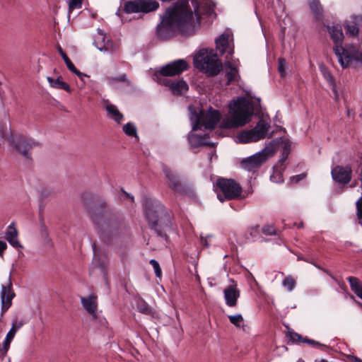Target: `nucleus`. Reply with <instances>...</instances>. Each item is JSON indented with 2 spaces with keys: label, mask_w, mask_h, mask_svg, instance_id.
Here are the masks:
<instances>
[{
  "label": "nucleus",
  "mask_w": 362,
  "mask_h": 362,
  "mask_svg": "<svg viewBox=\"0 0 362 362\" xmlns=\"http://www.w3.org/2000/svg\"><path fill=\"white\" fill-rule=\"evenodd\" d=\"M25 323H26V322L23 320H15L12 322V326H11V329L14 330V332L16 333L18 329H20Z\"/></svg>",
  "instance_id": "42"
},
{
  "label": "nucleus",
  "mask_w": 362,
  "mask_h": 362,
  "mask_svg": "<svg viewBox=\"0 0 362 362\" xmlns=\"http://www.w3.org/2000/svg\"><path fill=\"white\" fill-rule=\"evenodd\" d=\"M325 78H327V80L332 85H334V78L332 77V76L329 74V73H327L326 75H325Z\"/></svg>",
  "instance_id": "54"
},
{
  "label": "nucleus",
  "mask_w": 362,
  "mask_h": 362,
  "mask_svg": "<svg viewBox=\"0 0 362 362\" xmlns=\"http://www.w3.org/2000/svg\"><path fill=\"white\" fill-rule=\"evenodd\" d=\"M93 44L95 45V46L100 51V52H105L108 49L107 47L106 46V45L104 43L103 45H98V42H94Z\"/></svg>",
  "instance_id": "52"
},
{
  "label": "nucleus",
  "mask_w": 362,
  "mask_h": 362,
  "mask_svg": "<svg viewBox=\"0 0 362 362\" xmlns=\"http://www.w3.org/2000/svg\"><path fill=\"white\" fill-rule=\"evenodd\" d=\"M144 211L146 221L156 235L166 241L167 235L173 229V214L160 202L150 198L144 201Z\"/></svg>",
  "instance_id": "3"
},
{
  "label": "nucleus",
  "mask_w": 362,
  "mask_h": 362,
  "mask_svg": "<svg viewBox=\"0 0 362 362\" xmlns=\"http://www.w3.org/2000/svg\"><path fill=\"white\" fill-rule=\"evenodd\" d=\"M100 35L102 36V40H103V42H105V36H103V35L102 33H100Z\"/></svg>",
  "instance_id": "60"
},
{
  "label": "nucleus",
  "mask_w": 362,
  "mask_h": 362,
  "mask_svg": "<svg viewBox=\"0 0 362 362\" xmlns=\"http://www.w3.org/2000/svg\"><path fill=\"white\" fill-rule=\"evenodd\" d=\"M149 263L152 265V267L154 269L156 276L157 277L160 278L162 274V271H161V269L160 267V265H159V263L158 262V261L153 259L150 260Z\"/></svg>",
  "instance_id": "38"
},
{
  "label": "nucleus",
  "mask_w": 362,
  "mask_h": 362,
  "mask_svg": "<svg viewBox=\"0 0 362 362\" xmlns=\"http://www.w3.org/2000/svg\"><path fill=\"white\" fill-rule=\"evenodd\" d=\"M306 177L305 173H301L291 177V181L294 183H298Z\"/></svg>",
  "instance_id": "46"
},
{
  "label": "nucleus",
  "mask_w": 362,
  "mask_h": 362,
  "mask_svg": "<svg viewBox=\"0 0 362 362\" xmlns=\"http://www.w3.org/2000/svg\"><path fill=\"white\" fill-rule=\"evenodd\" d=\"M332 179L341 185L348 184L352 177V169L350 165H336L331 170Z\"/></svg>",
  "instance_id": "15"
},
{
  "label": "nucleus",
  "mask_w": 362,
  "mask_h": 362,
  "mask_svg": "<svg viewBox=\"0 0 362 362\" xmlns=\"http://www.w3.org/2000/svg\"><path fill=\"white\" fill-rule=\"evenodd\" d=\"M279 179H280V180L278 181L279 182H282L284 181V180H283V178H282V177L281 175L279 177Z\"/></svg>",
  "instance_id": "59"
},
{
  "label": "nucleus",
  "mask_w": 362,
  "mask_h": 362,
  "mask_svg": "<svg viewBox=\"0 0 362 362\" xmlns=\"http://www.w3.org/2000/svg\"><path fill=\"white\" fill-rule=\"evenodd\" d=\"M81 301L82 305L88 311V313H90L94 318H96V297L94 296L83 297L81 298Z\"/></svg>",
  "instance_id": "20"
},
{
  "label": "nucleus",
  "mask_w": 362,
  "mask_h": 362,
  "mask_svg": "<svg viewBox=\"0 0 362 362\" xmlns=\"http://www.w3.org/2000/svg\"><path fill=\"white\" fill-rule=\"evenodd\" d=\"M93 252H94V257H95L97 255V249H96V245L95 243L93 245Z\"/></svg>",
  "instance_id": "57"
},
{
  "label": "nucleus",
  "mask_w": 362,
  "mask_h": 362,
  "mask_svg": "<svg viewBox=\"0 0 362 362\" xmlns=\"http://www.w3.org/2000/svg\"><path fill=\"white\" fill-rule=\"evenodd\" d=\"M287 328L288 331L286 334L287 338H288L293 343H303L305 337H303L300 334L295 332L293 329H290L289 327Z\"/></svg>",
  "instance_id": "30"
},
{
  "label": "nucleus",
  "mask_w": 362,
  "mask_h": 362,
  "mask_svg": "<svg viewBox=\"0 0 362 362\" xmlns=\"http://www.w3.org/2000/svg\"><path fill=\"white\" fill-rule=\"evenodd\" d=\"M228 319L231 324L238 327L240 326V323L243 322V317L241 314H238L235 315H229Z\"/></svg>",
  "instance_id": "36"
},
{
  "label": "nucleus",
  "mask_w": 362,
  "mask_h": 362,
  "mask_svg": "<svg viewBox=\"0 0 362 362\" xmlns=\"http://www.w3.org/2000/svg\"><path fill=\"white\" fill-rule=\"evenodd\" d=\"M123 132L129 136L137 137V130L135 124L132 122H128L123 126Z\"/></svg>",
  "instance_id": "31"
},
{
  "label": "nucleus",
  "mask_w": 362,
  "mask_h": 362,
  "mask_svg": "<svg viewBox=\"0 0 362 362\" xmlns=\"http://www.w3.org/2000/svg\"><path fill=\"white\" fill-rule=\"evenodd\" d=\"M220 117L219 111L213 110L211 107L206 114L201 112L199 115L196 116L195 122L192 124V130L202 129L203 127L205 129H213L219 122Z\"/></svg>",
  "instance_id": "11"
},
{
  "label": "nucleus",
  "mask_w": 362,
  "mask_h": 362,
  "mask_svg": "<svg viewBox=\"0 0 362 362\" xmlns=\"http://www.w3.org/2000/svg\"><path fill=\"white\" fill-rule=\"evenodd\" d=\"M106 110L111 115L112 119L116 122L120 123L123 119V115L119 111L117 107L112 104H109L106 106Z\"/></svg>",
  "instance_id": "27"
},
{
  "label": "nucleus",
  "mask_w": 362,
  "mask_h": 362,
  "mask_svg": "<svg viewBox=\"0 0 362 362\" xmlns=\"http://www.w3.org/2000/svg\"><path fill=\"white\" fill-rule=\"evenodd\" d=\"M194 11L189 4V0H180L173 6L166 8L163 15L162 21L157 27L159 35L163 31L177 30L182 34H190L194 31L193 13L197 16V1L191 0Z\"/></svg>",
  "instance_id": "1"
},
{
  "label": "nucleus",
  "mask_w": 362,
  "mask_h": 362,
  "mask_svg": "<svg viewBox=\"0 0 362 362\" xmlns=\"http://www.w3.org/2000/svg\"><path fill=\"white\" fill-rule=\"evenodd\" d=\"M11 145L23 157L30 158L29 151L35 146H40L38 142L22 135H18L11 140Z\"/></svg>",
  "instance_id": "13"
},
{
  "label": "nucleus",
  "mask_w": 362,
  "mask_h": 362,
  "mask_svg": "<svg viewBox=\"0 0 362 362\" xmlns=\"http://www.w3.org/2000/svg\"><path fill=\"white\" fill-rule=\"evenodd\" d=\"M262 232L265 235H272L276 234V229L272 225H266L262 227Z\"/></svg>",
  "instance_id": "39"
},
{
  "label": "nucleus",
  "mask_w": 362,
  "mask_h": 362,
  "mask_svg": "<svg viewBox=\"0 0 362 362\" xmlns=\"http://www.w3.org/2000/svg\"><path fill=\"white\" fill-rule=\"evenodd\" d=\"M99 236L106 240L120 234L126 228L123 216L113 211L106 202H102L90 211Z\"/></svg>",
  "instance_id": "2"
},
{
  "label": "nucleus",
  "mask_w": 362,
  "mask_h": 362,
  "mask_svg": "<svg viewBox=\"0 0 362 362\" xmlns=\"http://www.w3.org/2000/svg\"><path fill=\"white\" fill-rule=\"evenodd\" d=\"M121 192L124 194V196L127 198V199H129L130 201L133 203L134 202V196L132 195L131 194L127 192L126 191H124V189L123 188L121 189Z\"/></svg>",
  "instance_id": "53"
},
{
  "label": "nucleus",
  "mask_w": 362,
  "mask_h": 362,
  "mask_svg": "<svg viewBox=\"0 0 362 362\" xmlns=\"http://www.w3.org/2000/svg\"><path fill=\"white\" fill-rule=\"evenodd\" d=\"M351 19L354 20L359 26L362 27V13L359 15H352L351 16Z\"/></svg>",
  "instance_id": "48"
},
{
  "label": "nucleus",
  "mask_w": 362,
  "mask_h": 362,
  "mask_svg": "<svg viewBox=\"0 0 362 362\" xmlns=\"http://www.w3.org/2000/svg\"><path fill=\"white\" fill-rule=\"evenodd\" d=\"M356 303L362 308V303L356 301Z\"/></svg>",
  "instance_id": "58"
},
{
  "label": "nucleus",
  "mask_w": 362,
  "mask_h": 362,
  "mask_svg": "<svg viewBox=\"0 0 362 362\" xmlns=\"http://www.w3.org/2000/svg\"><path fill=\"white\" fill-rule=\"evenodd\" d=\"M282 144V151L287 152L288 153H291V143L288 139H282L280 138Z\"/></svg>",
  "instance_id": "41"
},
{
  "label": "nucleus",
  "mask_w": 362,
  "mask_h": 362,
  "mask_svg": "<svg viewBox=\"0 0 362 362\" xmlns=\"http://www.w3.org/2000/svg\"><path fill=\"white\" fill-rule=\"evenodd\" d=\"M269 128L270 124L263 119H261L253 129L242 131L239 133L238 139L242 144L257 141L266 137Z\"/></svg>",
  "instance_id": "9"
},
{
  "label": "nucleus",
  "mask_w": 362,
  "mask_h": 362,
  "mask_svg": "<svg viewBox=\"0 0 362 362\" xmlns=\"http://www.w3.org/2000/svg\"><path fill=\"white\" fill-rule=\"evenodd\" d=\"M344 27L346 30V32L347 34L350 35L351 36L356 37L358 35L359 33V25L357 23L355 22L354 20L351 21H346L344 23Z\"/></svg>",
  "instance_id": "26"
},
{
  "label": "nucleus",
  "mask_w": 362,
  "mask_h": 362,
  "mask_svg": "<svg viewBox=\"0 0 362 362\" xmlns=\"http://www.w3.org/2000/svg\"><path fill=\"white\" fill-rule=\"evenodd\" d=\"M308 4L314 18L317 21H322L324 10L320 0H308Z\"/></svg>",
  "instance_id": "19"
},
{
  "label": "nucleus",
  "mask_w": 362,
  "mask_h": 362,
  "mask_svg": "<svg viewBox=\"0 0 362 362\" xmlns=\"http://www.w3.org/2000/svg\"><path fill=\"white\" fill-rule=\"evenodd\" d=\"M276 141L274 140L266 146L261 151L243 159L240 162L242 168L255 172L269 158L272 157L276 152Z\"/></svg>",
  "instance_id": "8"
},
{
  "label": "nucleus",
  "mask_w": 362,
  "mask_h": 362,
  "mask_svg": "<svg viewBox=\"0 0 362 362\" xmlns=\"http://www.w3.org/2000/svg\"><path fill=\"white\" fill-rule=\"evenodd\" d=\"M189 68V65L186 60L183 59L174 60L163 66L156 75V78L180 75L188 70Z\"/></svg>",
  "instance_id": "12"
},
{
  "label": "nucleus",
  "mask_w": 362,
  "mask_h": 362,
  "mask_svg": "<svg viewBox=\"0 0 362 362\" xmlns=\"http://www.w3.org/2000/svg\"><path fill=\"white\" fill-rule=\"evenodd\" d=\"M57 49L59 54H60V56L62 57V58L63 59V60H64V63L66 64L68 69L69 71L71 69H74V66H75L74 64L71 62L70 59L68 57V56L64 52V50L62 49V48L61 47V46L59 45H58L57 46Z\"/></svg>",
  "instance_id": "32"
},
{
  "label": "nucleus",
  "mask_w": 362,
  "mask_h": 362,
  "mask_svg": "<svg viewBox=\"0 0 362 362\" xmlns=\"http://www.w3.org/2000/svg\"><path fill=\"white\" fill-rule=\"evenodd\" d=\"M356 184H357V182H355V183H354V184H353V185H350V187H355V186L356 185Z\"/></svg>",
  "instance_id": "61"
},
{
  "label": "nucleus",
  "mask_w": 362,
  "mask_h": 362,
  "mask_svg": "<svg viewBox=\"0 0 362 362\" xmlns=\"http://www.w3.org/2000/svg\"><path fill=\"white\" fill-rule=\"evenodd\" d=\"M7 248V245L4 241L0 240V257H3V252Z\"/></svg>",
  "instance_id": "51"
},
{
  "label": "nucleus",
  "mask_w": 362,
  "mask_h": 362,
  "mask_svg": "<svg viewBox=\"0 0 362 362\" xmlns=\"http://www.w3.org/2000/svg\"><path fill=\"white\" fill-rule=\"evenodd\" d=\"M201 241H202V244L206 247H209V243H208V241L206 240V238H204L202 236H201Z\"/></svg>",
  "instance_id": "56"
},
{
  "label": "nucleus",
  "mask_w": 362,
  "mask_h": 362,
  "mask_svg": "<svg viewBox=\"0 0 362 362\" xmlns=\"http://www.w3.org/2000/svg\"><path fill=\"white\" fill-rule=\"evenodd\" d=\"M286 62L284 59H279V66L278 69L281 76L285 75Z\"/></svg>",
  "instance_id": "43"
},
{
  "label": "nucleus",
  "mask_w": 362,
  "mask_h": 362,
  "mask_svg": "<svg viewBox=\"0 0 362 362\" xmlns=\"http://www.w3.org/2000/svg\"><path fill=\"white\" fill-rule=\"evenodd\" d=\"M289 154L290 153H288L287 152L282 151L280 156V158L279 160V163L283 164L288 158Z\"/></svg>",
  "instance_id": "50"
},
{
  "label": "nucleus",
  "mask_w": 362,
  "mask_h": 362,
  "mask_svg": "<svg viewBox=\"0 0 362 362\" xmlns=\"http://www.w3.org/2000/svg\"><path fill=\"white\" fill-rule=\"evenodd\" d=\"M157 81L160 84L168 86L174 95H182L189 89L187 83L184 80L172 81L165 78L157 77Z\"/></svg>",
  "instance_id": "17"
},
{
  "label": "nucleus",
  "mask_w": 362,
  "mask_h": 362,
  "mask_svg": "<svg viewBox=\"0 0 362 362\" xmlns=\"http://www.w3.org/2000/svg\"><path fill=\"white\" fill-rule=\"evenodd\" d=\"M17 237V230L15 228H12L10 225L6 232V239L13 247L16 248H22L23 246L18 241Z\"/></svg>",
  "instance_id": "21"
},
{
  "label": "nucleus",
  "mask_w": 362,
  "mask_h": 362,
  "mask_svg": "<svg viewBox=\"0 0 362 362\" xmlns=\"http://www.w3.org/2000/svg\"><path fill=\"white\" fill-rule=\"evenodd\" d=\"M138 310L146 315L151 313V308L145 302L139 303L137 305Z\"/></svg>",
  "instance_id": "37"
},
{
  "label": "nucleus",
  "mask_w": 362,
  "mask_h": 362,
  "mask_svg": "<svg viewBox=\"0 0 362 362\" xmlns=\"http://www.w3.org/2000/svg\"><path fill=\"white\" fill-rule=\"evenodd\" d=\"M193 64L195 68L209 76L218 74L223 67L217 54L207 49H202L196 54Z\"/></svg>",
  "instance_id": "6"
},
{
  "label": "nucleus",
  "mask_w": 362,
  "mask_h": 362,
  "mask_svg": "<svg viewBox=\"0 0 362 362\" xmlns=\"http://www.w3.org/2000/svg\"><path fill=\"white\" fill-rule=\"evenodd\" d=\"M109 80L110 82H113V81H121V82H124L127 81V76L126 74H122V75H120L118 77H110L109 78Z\"/></svg>",
  "instance_id": "47"
},
{
  "label": "nucleus",
  "mask_w": 362,
  "mask_h": 362,
  "mask_svg": "<svg viewBox=\"0 0 362 362\" xmlns=\"http://www.w3.org/2000/svg\"><path fill=\"white\" fill-rule=\"evenodd\" d=\"M327 30L332 40L334 43L333 48L334 54L338 58L339 63L343 68H346L353 63H361L362 64V53L355 47L345 49L342 47L344 34L341 26L327 25Z\"/></svg>",
  "instance_id": "4"
},
{
  "label": "nucleus",
  "mask_w": 362,
  "mask_h": 362,
  "mask_svg": "<svg viewBox=\"0 0 362 362\" xmlns=\"http://www.w3.org/2000/svg\"><path fill=\"white\" fill-rule=\"evenodd\" d=\"M226 304L229 307H235L240 292L236 284H232L226 288L223 291Z\"/></svg>",
  "instance_id": "18"
},
{
  "label": "nucleus",
  "mask_w": 362,
  "mask_h": 362,
  "mask_svg": "<svg viewBox=\"0 0 362 362\" xmlns=\"http://www.w3.org/2000/svg\"><path fill=\"white\" fill-rule=\"evenodd\" d=\"M206 135H198V134H189L188 140L192 148H194L198 146H210V144L205 141Z\"/></svg>",
  "instance_id": "22"
},
{
  "label": "nucleus",
  "mask_w": 362,
  "mask_h": 362,
  "mask_svg": "<svg viewBox=\"0 0 362 362\" xmlns=\"http://www.w3.org/2000/svg\"><path fill=\"white\" fill-rule=\"evenodd\" d=\"M303 257H300V256H298V260H303Z\"/></svg>",
  "instance_id": "62"
},
{
  "label": "nucleus",
  "mask_w": 362,
  "mask_h": 362,
  "mask_svg": "<svg viewBox=\"0 0 362 362\" xmlns=\"http://www.w3.org/2000/svg\"><path fill=\"white\" fill-rule=\"evenodd\" d=\"M228 35L222 34L218 39L216 40V47L221 54H223L228 46Z\"/></svg>",
  "instance_id": "28"
},
{
  "label": "nucleus",
  "mask_w": 362,
  "mask_h": 362,
  "mask_svg": "<svg viewBox=\"0 0 362 362\" xmlns=\"http://www.w3.org/2000/svg\"><path fill=\"white\" fill-rule=\"evenodd\" d=\"M254 114L252 104L244 97H239L229 104L230 119L223 122L221 126L228 128L243 127L251 121Z\"/></svg>",
  "instance_id": "5"
},
{
  "label": "nucleus",
  "mask_w": 362,
  "mask_h": 362,
  "mask_svg": "<svg viewBox=\"0 0 362 362\" xmlns=\"http://www.w3.org/2000/svg\"><path fill=\"white\" fill-rule=\"evenodd\" d=\"M15 334L16 332H14V330L10 329V330L8 331L6 336V339L2 343L1 351H3L4 353H6L8 351L10 347V344L13 339L14 338Z\"/></svg>",
  "instance_id": "29"
},
{
  "label": "nucleus",
  "mask_w": 362,
  "mask_h": 362,
  "mask_svg": "<svg viewBox=\"0 0 362 362\" xmlns=\"http://www.w3.org/2000/svg\"><path fill=\"white\" fill-rule=\"evenodd\" d=\"M303 343L308 344L314 347L320 349L322 351H325V349H327V346L320 343L319 341H317L314 339H308L307 337H305Z\"/></svg>",
  "instance_id": "35"
},
{
  "label": "nucleus",
  "mask_w": 362,
  "mask_h": 362,
  "mask_svg": "<svg viewBox=\"0 0 362 362\" xmlns=\"http://www.w3.org/2000/svg\"><path fill=\"white\" fill-rule=\"evenodd\" d=\"M159 6L156 0H129L124 2L123 10L126 13H148L158 10Z\"/></svg>",
  "instance_id": "10"
},
{
  "label": "nucleus",
  "mask_w": 362,
  "mask_h": 362,
  "mask_svg": "<svg viewBox=\"0 0 362 362\" xmlns=\"http://www.w3.org/2000/svg\"><path fill=\"white\" fill-rule=\"evenodd\" d=\"M70 71H71L72 73L77 75L78 76V78L82 81L83 80V77H88V75L81 72L75 66H74V69H71Z\"/></svg>",
  "instance_id": "49"
},
{
  "label": "nucleus",
  "mask_w": 362,
  "mask_h": 362,
  "mask_svg": "<svg viewBox=\"0 0 362 362\" xmlns=\"http://www.w3.org/2000/svg\"><path fill=\"white\" fill-rule=\"evenodd\" d=\"M8 284L1 286V317H3L4 313L8 310L12 305V300L15 297V293L12 289V282L11 276L8 277Z\"/></svg>",
  "instance_id": "16"
},
{
  "label": "nucleus",
  "mask_w": 362,
  "mask_h": 362,
  "mask_svg": "<svg viewBox=\"0 0 362 362\" xmlns=\"http://www.w3.org/2000/svg\"><path fill=\"white\" fill-rule=\"evenodd\" d=\"M68 5L70 11L75 8H81L82 6V0H69Z\"/></svg>",
  "instance_id": "40"
},
{
  "label": "nucleus",
  "mask_w": 362,
  "mask_h": 362,
  "mask_svg": "<svg viewBox=\"0 0 362 362\" xmlns=\"http://www.w3.org/2000/svg\"><path fill=\"white\" fill-rule=\"evenodd\" d=\"M357 216L359 219L362 218V197L356 202Z\"/></svg>",
  "instance_id": "44"
},
{
  "label": "nucleus",
  "mask_w": 362,
  "mask_h": 362,
  "mask_svg": "<svg viewBox=\"0 0 362 362\" xmlns=\"http://www.w3.org/2000/svg\"><path fill=\"white\" fill-rule=\"evenodd\" d=\"M162 170L168 182L169 187L180 194H185L187 192V189L186 186L181 182L176 174H175L168 166L165 164H162Z\"/></svg>",
  "instance_id": "14"
},
{
  "label": "nucleus",
  "mask_w": 362,
  "mask_h": 362,
  "mask_svg": "<svg viewBox=\"0 0 362 362\" xmlns=\"http://www.w3.org/2000/svg\"><path fill=\"white\" fill-rule=\"evenodd\" d=\"M296 282L295 279L291 276H286L282 282V286L286 288L288 291H292L295 286H296Z\"/></svg>",
  "instance_id": "34"
},
{
  "label": "nucleus",
  "mask_w": 362,
  "mask_h": 362,
  "mask_svg": "<svg viewBox=\"0 0 362 362\" xmlns=\"http://www.w3.org/2000/svg\"><path fill=\"white\" fill-rule=\"evenodd\" d=\"M274 175H272V176L270 177V179H271L272 180H274Z\"/></svg>",
  "instance_id": "63"
},
{
  "label": "nucleus",
  "mask_w": 362,
  "mask_h": 362,
  "mask_svg": "<svg viewBox=\"0 0 362 362\" xmlns=\"http://www.w3.org/2000/svg\"><path fill=\"white\" fill-rule=\"evenodd\" d=\"M52 194V191L49 188H43L40 191V197L42 199H46Z\"/></svg>",
  "instance_id": "45"
},
{
  "label": "nucleus",
  "mask_w": 362,
  "mask_h": 362,
  "mask_svg": "<svg viewBox=\"0 0 362 362\" xmlns=\"http://www.w3.org/2000/svg\"><path fill=\"white\" fill-rule=\"evenodd\" d=\"M349 359L351 361H354V362H362V360L360 359L359 358L356 357V356H351L349 357Z\"/></svg>",
  "instance_id": "55"
},
{
  "label": "nucleus",
  "mask_w": 362,
  "mask_h": 362,
  "mask_svg": "<svg viewBox=\"0 0 362 362\" xmlns=\"http://www.w3.org/2000/svg\"><path fill=\"white\" fill-rule=\"evenodd\" d=\"M217 198L221 202L238 199L241 195V186L233 179L219 177L214 184Z\"/></svg>",
  "instance_id": "7"
},
{
  "label": "nucleus",
  "mask_w": 362,
  "mask_h": 362,
  "mask_svg": "<svg viewBox=\"0 0 362 362\" xmlns=\"http://www.w3.org/2000/svg\"><path fill=\"white\" fill-rule=\"evenodd\" d=\"M259 226L255 225L249 228L245 233V237L247 240L255 238L259 234Z\"/></svg>",
  "instance_id": "33"
},
{
  "label": "nucleus",
  "mask_w": 362,
  "mask_h": 362,
  "mask_svg": "<svg viewBox=\"0 0 362 362\" xmlns=\"http://www.w3.org/2000/svg\"><path fill=\"white\" fill-rule=\"evenodd\" d=\"M50 86L57 89L64 90L68 93L71 92L70 86L62 81V76L58 77L57 78H53L50 76L47 78Z\"/></svg>",
  "instance_id": "24"
},
{
  "label": "nucleus",
  "mask_w": 362,
  "mask_h": 362,
  "mask_svg": "<svg viewBox=\"0 0 362 362\" xmlns=\"http://www.w3.org/2000/svg\"><path fill=\"white\" fill-rule=\"evenodd\" d=\"M225 66L226 68L229 69V71H226L225 74V77L227 80L226 85H229L231 82L236 81L240 76L238 69L235 67L231 62H226Z\"/></svg>",
  "instance_id": "23"
},
{
  "label": "nucleus",
  "mask_w": 362,
  "mask_h": 362,
  "mask_svg": "<svg viewBox=\"0 0 362 362\" xmlns=\"http://www.w3.org/2000/svg\"><path fill=\"white\" fill-rule=\"evenodd\" d=\"M303 226V223H300L299 226H298V228H300Z\"/></svg>",
  "instance_id": "64"
},
{
  "label": "nucleus",
  "mask_w": 362,
  "mask_h": 362,
  "mask_svg": "<svg viewBox=\"0 0 362 362\" xmlns=\"http://www.w3.org/2000/svg\"><path fill=\"white\" fill-rule=\"evenodd\" d=\"M347 280L350 284L352 291L361 299H362V283L356 277L349 276Z\"/></svg>",
  "instance_id": "25"
}]
</instances>
